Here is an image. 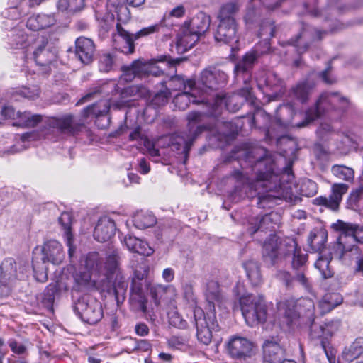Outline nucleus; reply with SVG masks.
I'll list each match as a JSON object with an SVG mask.
<instances>
[{
    "instance_id": "a18cd8bd",
    "label": "nucleus",
    "mask_w": 363,
    "mask_h": 363,
    "mask_svg": "<svg viewBox=\"0 0 363 363\" xmlns=\"http://www.w3.org/2000/svg\"><path fill=\"white\" fill-rule=\"evenodd\" d=\"M247 276L253 285H258L262 281L260 268L257 261L250 259L243 263Z\"/></svg>"
},
{
    "instance_id": "a878e982",
    "label": "nucleus",
    "mask_w": 363,
    "mask_h": 363,
    "mask_svg": "<svg viewBox=\"0 0 363 363\" xmlns=\"http://www.w3.org/2000/svg\"><path fill=\"white\" fill-rule=\"evenodd\" d=\"M116 228L114 220L108 216L101 217L94 231V238L100 242L108 241L114 235Z\"/></svg>"
},
{
    "instance_id": "423d86ee",
    "label": "nucleus",
    "mask_w": 363,
    "mask_h": 363,
    "mask_svg": "<svg viewBox=\"0 0 363 363\" xmlns=\"http://www.w3.org/2000/svg\"><path fill=\"white\" fill-rule=\"evenodd\" d=\"M334 226L340 233L333 246L331 255L338 259L359 258L361 251L357 242L363 244V225L339 220Z\"/></svg>"
},
{
    "instance_id": "bf43d9fd",
    "label": "nucleus",
    "mask_w": 363,
    "mask_h": 363,
    "mask_svg": "<svg viewBox=\"0 0 363 363\" xmlns=\"http://www.w3.org/2000/svg\"><path fill=\"white\" fill-rule=\"evenodd\" d=\"M330 259L329 257L320 256L315 263V268L319 270L324 279L330 278L333 275L330 268Z\"/></svg>"
},
{
    "instance_id": "0eeeda50",
    "label": "nucleus",
    "mask_w": 363,
    "mask_h": 363,
    "mask_svg": "<svg viewBox=\"0 0 363 363\" xmlns=\"http://www.w3.org/2000/svg\"><path fill=\"white\" fill-rule=\"evenodd\" d=\"M350 106V100L340 93L324 92L319 96L314 107H311L306 111L305 120L296 124V126L298 128L304 127L326 111H335L339 113H343L348 110Z\"/></svg>"
},
{
    "instance_id": "e2e57ef3",
    "label": "nucleus",
    "mask_w": 363,
    "mask_h": 363,
    "mask_svg": "<svg viewBox=\"0 0 363 363\" xmlns=\"http://www.w3.org/2000/svg\"><path fill=\"white\" fill-rule=\"evenodd\" d=\"M113 56L110 53H104L99 57V69L101 72H108L113 68Z\"/></svg>"
},
{
    "instance_id": "603ef678",
    "label": "nucleus",
    "mask_w": 363,
    "mask_h": 363,
    "mask_svg": "<svg viewBox=\"0 0 363 363\" xmlns=\"http://www.w3.org/2000/svg\"><path fill=\"white\" fill-rule=\"evenodd\" d=\"M308 259V255L303 253L300 247H298L296 242L293 245V258L291 262L292 268L295 270L303 269Z\"/></svg>"
},
{
    "instance_id": "f03ea898",
    "label": "nucleus",
    "mask_w": 363,
    "mask_h": 363,
    "mask_svg": "<svg viewBox=\"0 0 363 363\" xmlns=\"http://www.w3.org/2000/svg\"><path fill=\"white\" fill-rule=\"evenodd\" d=\"M118 259V252L113 251L107 257L103 266L97 252L89 253L85 259L87 271L79 272L74 276L79 290L94 286L102 291L113 294L118 301L120 296L123 299L128 284L119 272Z\"/></svg>"
},
{
    "instance_id": "79ce46f5",
    "label": "nucleus",
    "mask_w": 363,
    "mask_h": 363,
    "mask_svg": "<svg viewBox=\"0 0 363 363\" xmlns=\"http://www.w3.org/2000/svg\"><path fill=\"white\" fill-rule=\"evenodd\" d=\"M138 278V281H136L135 279H133L131 284V293L130 299L132 301H135L138 303L139 307L143 311H146V303L147 299L144 296L143 291V286L140 281L142 278Z\"/></svg>"
},
{
    "instance_id": "a19ab883",
    "label": "nucleus",
    "mask_w": 363,
    "mask_h": 363,
    "mask_svg": "<svg viewBox=\"0 0 363 363\" xmlns=\"http://www.w3.org/2000/svg\"><path fill=\"white\" fill-rule=\"evenodd\" d=\"M43 121V116L32 114L30 111L18 113V121L13 123V125L23 128H33Z\"/></svg>"
},
{
    "instance_id": "c85d7f7f",
    "label": "nucleus",
    "mask_w": 363,
    "mask_h": 363,
    "mask_svg": "<svg viewBox=\"0 0 363 363\" xmlns=\"http://www.w3.org/2000/svg\"><path fill=\"white\" fill-rule=\"evenodd\" d=\"M148 63L141 60H134L130 65L121 67V79L131 82L135 77L143 78L147 75Z\"/></svg>"
},
{
    "instance_id": "aec40b11",
    "label": "nucleus",
    "mask_w": 363,
    "mask_h": 363,
    "mask_svg": "<svg viewBox=\"0 0 363 363\" xmlns=\"http://www.w3.org/2000/svg\"><path fill=\"white\" fill-rule=\"evenodd\" d=\"M42 258L44 262L60 264L65 258L62 245L57 240H51L45 242L42 247Z\"/></svg>"
},
{
    "instance_id": "774afa93",
    "label": "nucleus",
    "mask_w": 363,
    "mask_h": 363,
    "mask_svg": "<svg viewBox=\"0 0 363 363\" xmlns=\"http://www.w3.org/2000/svg\"><path fill=\"white\" fill-rule=\"evenodd\" d=\"M264 82L272 89L280 90L282 88L283 82L274 73H268Z\"/></svg>"
},
{
    "instance_id": "2f4dec72",
    "label": "nucleus",
    "mask_w": 363,
    "mask_h": 363,
    "mask_svg": "<svg viewBox=\"0 0 363 363\" xmlns=\"http://www.w3.org/2000/svg\"><path fill=\"white\" fill-rule=\"evenodd\" d=\"M263 353L264 363H281L284 359L285 351L276 342L264 343Z\"/></svg>"
},
{
    "instance_id": "2eb2a0df",
    "label": "nucleus",
    "mask_w": 363,
    "mask_h": 363,
    "mask_svg": "<svg viewBox=\"0 0 363 363\" xmlns=\"http://www.w3.org/2000/svg\"><path fill=\"white\" fill-rule=\"evenodd\" d=\"M264 44L266 48L264 50L259 51L258 50V46H256L253 50L247 53L242 57V59L236 64L235 67L234 72L235 73L236 77L241 78L243 82L246 84L251 79L250 72L252 69L255 62L260 55L267 52V51L269 50L268 43L264 42Z\"/></svg>"
},
{
    "instance_id": "a211bd4d",
    "label": "nucleus",
    "mask_w": 363,
    "mask_h": 363,
    "mask_svg": "<svg viewBox=\"0 0 363 363\" xmlns=\"http://www.w3.org/2000/svg\"><path fill=\"white\" fill-rule=\"evenodd\" d=\"M326 33V30L320 31L308 25H303L301 31L295 39H291L289 43L294 46L299 54H302L308 50L310 43L315 40V35L318 39L320 40L322 33L325 34Z\"/></svg>"
},
{
    "instance_id": "412c9836",
    "label": "nucleus",
    "mask_w": 363,
    "mask_h": 363,
    "mask_svg": "<svg viewBox=\"0 0 363 363\" xmlns=\"http://www.w3.org/2000/svg\"><path fill=\"white\" fill-rule=\"evenodd\" d=\"M263 262L267 267L279 265L283 259L280 251V247L277 243L276 237L270 238L265 241L263 245L262 250Z\"/></svg>"
},
{
    "instance_id": "13d9d810",
    "label": "nucleus",
    "mask_w": 363,
    "mask_h": 363,
    "mask_svg": "<svg viewBox=\"0 0 363 363\" xmlns=\"http://www.w3.org/2000/svg\"><path fill=\"white\" fill-rule=\"evenodd\" d=\"M167 315L171 325L182 330L187 328V321L182 318L177 308L170 309L167 313Z\"/></svg>"
},
{
    "instance_id": "c9c22d12",
    "label": "nucleus",
    "mask_w": 363,
    "mask_h": 363,
    "mask_svg": "<svg viewBox=\"0 0 363 363\" xmlns=\"http://www.w3.org/2000/svg\"><path fill=\"white\" fill-rule=\"evenodd\" d=\"M363 354V337H357L351 344L344 347L341 357L343 360L351 362Z\"/></svg>"
},
{
    "instance_id": "0e129e2a",
    "label": "nucleus",
    "mask_w": 363,
    "mask_h": 363,
    "mask_svg": "<svg viewBox=\"0 0 363 363\" xmlns=\"http://www.w3.org/2000/svg\"><path fill=\"white\" fill-rule=\"evenodd\" d=\"M129 140L130 141H136L140 146H150V140L144 133H142L141 128L140 126L136 127L130 133Z\"/></svg>"
},
{
    "instance_id": "69168bd1",
    "label": "nucleus",
    "mask_w": 363,
    "mask_h": 363,
    "mask_svg": "<svg viewBox=\"0 0 363 363\" xmlns=\"http://www.w3.org/2000/svg\"><path fill=\"white\" fill-rule=\"evenodd\" d=\"M301 193L303 196L311 197L314 196L318 191V186L315 182L311 179H306L303 182L301 187Z\"/></svg>"
},
{
    "instance_id": "9b49d317",
    "label": "nucleus",
    "mask_w": 363,
    "mask_h": 363,
    "mask_svg": "<svg viewBox=\"0 0 363 363\" xmlns=\"http://www.w3.org/2000/svg\"><path fill=\"white\" fill-rule=\"evenodd\" d=\"M74 311L84 322L89 324H95L103 317L101 303L90 296L79 299L74 305Z\"/></svg>"
},
{
    "instance_id": "5701e85b",
    "label": "nucleus",
    "mask_w": 363,
    "mask_h": 363,
    "mask_svg": "<svg viewBox=\"0 0 363 363\" xmlns=\"http://www.w3.org/2000/svg\"><path fill=\"white\" fill-rule=\"evenodd\" d=\"M348 188V185L345 184H334L332 186V194L330 197H317L315 199L314 203L324 206L335 211L338 208L340 203L342 201V196L346 194Z\"/></svg>"
},
{
    "instance_id": "c03bdc74",
    "label": "nucleus",
    "mask_w": 363,
    "mask_h": 363,
    "mask_svg": "<svg viewBox=\"0 0 363 363\" xmlns=\"http://www.w3.org/2000/svg\"><path fill=\"white\" fill-rule=\"evenodd\" d=\"M327 233L323 230L311 231L308 238V243L311 249L314 252H318L323 249L327 241Z\"/></svg>"
},
{
    "instance_id": "4d7b16f0",
    "label": "nucleus",
    "mask_w": 363,
    "mask_h": 363,
    "mask_svg": "<svg viewBox=\"0 0 363 363\" xmlns=\"http://www.w3.org/2000/svg\"><path fill=\"white\" fill-rule=\"evenodd\" d=\"M182 295L184 300L189 304L194 306V308L197 304V298L194 293V284L192 281H184L182 284Z\"/></svg>"
},
{
    "instance_id": "f257e3e1",
    "label": "nucleus",
    "mask_w": 363,
    "mask_h": 363,
    "mask_svg": "<svg viewBox=\"0 0 363 363\" xmlns=\"http://www.w3.org/2000/svg\"><path fill=\"white\" fill-rule=\"evenodd\" d=\"M216 97L213 101L208 99L205 101L206 111H192L187 115L188 133L182 137L184 143L183 152L187 155L195 140L206 130L215 131L220 135H226L222 130V127L228 126V122H221L216 118L221 114L225 108L230 112L238 111L245 101L254 102V96L252 89L246 85L238 92L228 95L216 94Z\"/></svg>"
},
{
    "instance_id": "6e6d98bb",
    "label": "nucleus",
    "mask_w": 363,
    "mask_h": 363,
    "mask_svg": "<svg viewBox=\"0 0 363 363\" xmlns=\"http://www.w3.org/2000/svg\"><path fill=\"white\" fill-rule=\"evenodd\" d=\"M261 4V0H251L244 16V21L247 25L255 22L261 15V8H255L257 5Z\"/></svg>"
},
{
    "instance_id": "393cba45",
    "label": "nucleus",
    "mask_w": 363,
    "mask_h": 363,
    "mask_svg": "<svg viewBox=\"0 0 363 363\" xmlns=\"http://www.w3.org/2000/svg\"><path fill=\"white\" fill-rule=\"evenodd\" d=\"M314 74L315 72H311L307 79L299 82L292 87L289 92V96L296 99L301 104L306 103L310 94L315 86V83L312 79V77Z\"/></svg>"
},
{
    "instance_id": "49530a36",
    "label": "nucleus",
    "mask_w": 363,
    "mask_h": 363,
    "mask_svg": "<svg viewBox=\"0 0 363 363\" xmlns=\"http://www.w3.org/2000/svg\"><path fill=\"white\" fill-rule=\"evenodd\" d=\"M112 101L113 99L101 100L91 106H89L84 108V114L86 116L92 115L96 117L106 115L109 111Z\"/></svg>"
},
{
    "instance_id": "39448f33",
    "label": "nucleus",
    "mask_w": 363,
    "mask_h": 363,
    "mask_svg": "<svg viewBox=\"0 0 363 363\" xmlns=\"http://www.w3.org/2000/svg\"><path fill=\"white\" fill-rule=\"evenodd\" d=\"M79 123H77L71 114H66L61 117H52L44 122L40 130H35L23 133L21 136V142L14 145L11 153H16L27 148L24 144L26 142L48 139L57 140L60 134L72 135L79 130Z\"/></svg>"
},
{
    "instance_id": "8fccbe9b",
    "label": "nucleus",
    "mask_w": 363,
    "mask_h": 363,
    "mask_svg": "<svg viewBox=\"0 0 363 363\" xmlns=\"http://www.w3.org/2000/svg\"><path fill=\"white\" fill-rule=\"evenodd\" d=\"M85 0H59L57 9L62 12L74 13L82 11L85 6Z\"/></svg>"
},
{
    "instance_id": "de8ad7c7",
    "label": "nucleus",
    "mask_w": 363,
    "mask_h": 363,
    "mask_svg": "<svg viewBox=\"0 0 363 363\" xmlns=\"http://www.w3.org/2000/svg\"><path fill=\"white\" fill-rule=\"evenodd\" d=\"M169 86L167 89L172 94V91H184L187 89L191 90L194 86V82L191 80H184L181 76L172 77L169 81Z\"/></svg>"
},
{
    "instance_id": "f3484780",
    "label": "nucleus",
    "mask_w": 363,
    "mask_h": 363,
    "mask_svg": "<svg viewBox=\"0 0 363 363\" xmlns=\"http://www.w3.org/2000/svg\"><path fill=\"white\" fill-rule=\"evenodd\" d=\"M254 345L247 338L234 337L228 342V352L230 355L238 361L245 360L252 356Z\"/></svg>"
},
{
    "instance_id": "4be33fe9",
    "label": "nucleus",
    "mask_w": 363,
    "mask_h": 363,
    "mask_svg": "<svg viewBox=\"0 0 363 363\" xmlns=\"http://www.w3.org/2000/svg\"><path fill=\"white\" fill-rule=\"evenodd\" d=\"M95 52V44L91 38L82 36L75 40V54L83 64H90L94 60Z\"/></svg>"
},
{
    "instance_id": "f704fd0d",
    "label": "nucleus",
    "mask_w": 363,
    "mask_h": 363,
    "mask_svg": "<svg viewBox=\"0 0 363 363\" xmlns=\"http://www.w3.org/2000/svg\"><path fill=\"white\" fill-rule=\"evenodd\" d=\"M124 242L127 248L131 252L145 256H150L154 252L153 249L149 246L147 242L135 237L126 235L124 238Z\"/></svg>"
},
{
    "instance_id": "e433bc0d",
    "label": "nucleus",
    "mask_w": 363,
    "mask_h": 363,
    "mask_svg": "<svg viewBox=\"0 0 363 363\" xmlns=\"http://www.w3.org/2000/svg\"><path fill=\"white\" fill-rule=\"evenodd\" d=\"M210 23V17L203 13H200L194 16L189 22H185L184 25L196 33V35L199 38L200 35L205 33L208 30Z\"/></svg>"
},
{
    "instance_id": "cd10ccee",
    "label": "nucleus",
    "mask_w": 363,
    "mask_h": 363,
    "mask_svg": "<svg viewBox=\"0 0 363 363\" xmlns=\"http://www.w3.org/2000/svg\"><path fill=\"white\" fill-rule=\"evenodd\" d=\"M57 21V16L54 13H40L30 16L27 20L26 27L29 30L38 31L55 25Z\"/></svg>"
},
{
    "instance_id": "f8f14e48",
    "label": "nucleus",
    "mask_w": 363,
    "mask_h": 363,
    "mask_svg": "<svg viewBox=\"0 0 363 363\" xmlns=\"http://www.w3.org/2000/svg\"><path fill=\"white\" fill-rule=\"evenodd\" d=\"M23 272L18 271V265L13 258L4 259L0 264V296H7L11 291L13 282L21 278Z\"/></svg>"
},
{
    "instance_id": "6e6552de",
    "label": "nucleus",
    "mask_w": 363,
    "mask_h": 363,
    "mask_svg": "<svg viewBox=\"0 0 363 363\" xmlns=\"http://www.w3.org/2000/svg\"><path fill=\"white\" fill-rule=\"evenodd\" d=\"M239 301L242 314L249 326L266 322L268 311L263 296L247 294L242 296Z\"/></svg>"
},
{
    "instance_id": "4468645a",
    "label": "nucleus",
    "mask_w": 363,
    "mask_h": 363,
    "mask_svg": "<svg viewBox=\"0 0 363 363\" xmlns=\"http://www.w3.org/2000/svg\"><path fill=\"white\" fill-rule=\"evenodd\" d=\"M33 49V58L36 65L45 67L44 72H48L50 65L56 60L55 49L44 38L36 40Z\"/></svg>"
},
{
    "instance_id": "dca6fc26",
    "label": "nucleus",
    "mask_w": 363,
    "mask_h": 363,
    "mask_svg": "<svg viewBox=\"0 0 363 363\" xmlns=\"http://www.w3.org/2000/svg\"><path fill=\"white\" fill-rule=\"evenodd\" d=\"M303 306L307 308L306 315L311 317L313 314L314 304L312 300L306 298L301 299L298 301V304H295L293 301H286L285 303H280L279 310L281 312L284 310V317L286 318L287 325H291L294 320L299 318L302 313L301 306Z\"/></svg>"
},
{
    "instance_id": "58836bf2",
    "label": "nucleus",
    "mask_w": 363,
    "mask_h": 363,
    "mask_svg": "<svg viewBox=\"0 0 363 363\" xmlns=\"http://www.w3.org/2000/svg\"><path fill=\"white\" fill-rule=\"evenodd\" d=\"M343 298L339 293H328L319 301L318 307L322 313H326L340 305Z\"/></svg>"
},
{
    "instance_id": "ea45409f",
    "label": "nucleus",
    "mask_w": 363,
    "mask_h": 363,
    "mask_svg": "<svg viewBox=\"0 0 363 363\" xmlns=\"http://www.w3.org/2000/svg\"><path fill=\"white\" fill-rule=\"evenodd\" d=\"M59 223L64 229V234L68 246V254L72 257L74 252V247H73V235L71 232V215L67 212L62 213L59 218Z\"/></svg>"
},
{
    "instance_id": "bb28decb",
    "label": "nucleus",
    "mask_w": 363,
    "mask_h": 363,
    "mask_svg": "<svg viewBox=\"0 0 363 363\" xmlns=\"http://www.w3.org/2000/svg\"><path fill=\"white\" fill-rule=\"evenodd\" d=\"M237 31L238 23L218 21L214 38L217 42L231 44L238 41Z\"/></svg>"
},
{
    "instance_id": "9d476101",
    "label": "nucleus",
    "mask_w": 363,
    "mask_h": 363,
    "mask_svg": "<svg viewBox=\"0 0 363 363\" xmlns=\"http://www.w3.org/2000/svg\"><path fill=\"white\" fill-rule=\"evenodd\" d=\"M161 28L160 24H155L145 27L135 33L130 34L125 30L120 23L116 25V30L120 39L115 38V44L117 49L125 54H131L135 50L134 41L141 38L148 36L159 32Z\"/></svg>"
},
{
    "instance_id": "09e8293b",
    "label": "nucleus",
    "mask_w": 363,
    "mask_h": 363,
    "mask_svg": "<svg viewBox=\"0 0 363 363\" xmlns=\"http://www.w3.org/2000/svg\"><path fill=\"white\" fill-rule=\"evenodd\" d=\"M134 225L138 229L152 227L157 222L154 215L149 213H137L133 220Z\"/></svg>"
},
{
    "instance_id": "680f3d73",
    "label": "nucleus",
    "mask_w": 363,
    "mask_h": 363,
    "mask_svg": "<svg viewBox=\"0 0 363 363\" xmlns=\"http://www.w3.org/2000/svg\"><path fill=\"white\" fill-rule=\"evenodd\" d=\"M165 84V82H162V86H164L165 89L156 93L152 99V104L155 106L159 107L164 106L167 103L168 99L170 97L171 93L167 89V86L164 85Z\"/></svg>"
},
{
    "instance_id": "37998d69",
    "label": "nucleus",
    "mask_w": 363,
    "mask_h": 363,
    "mask_svg": "<svg viewBox=\"0 0 363 363\" xmlns=\"http://www.w3.org/2000/svg\"><path fill=\"white\" fill-rule=\"evenodd\" d=\"M177 295V289L173 285L156 284L150 288V294L154 299L155 303L159 305L162 300H165L166 294Z\"/></svg>"
},
{
    "instance_id": "6ab92c4d",
    "label": "nucleus",
    "mask_w": 363,
    "mask_h": 363,
    "mask_svg": "<svg viewBox=\"0 0 363 363\" xmlns=\"http://www.w3.org/2000/svg\"><path fill=\"white\" fill-rule=\"evenodd\" d=\"M91 1L96 21L101 23V28L108 30L114 21V16L112 13V8L114 6L110 4L108 0H91Z\"/></svg>"
},
{
    "instance_id": "3c124183",
    "label": "nucleus",
    "mask_w": 363,
    "mask_h": 363,
    "mask_svg": "<svg viewBox=\"0 0 363 363\" xmlns=\"http://www.w3.org/2000/svg\"><path fill=\"white\" fill-rule=\"evenodd\" d=\"M59 292V287L57 283L50 284L45 289L42 295V303L48 310L52 309L55 295Z\"/></svg>"
},
{
    "instance_id": "052dcab7",
    "label": "nucleus",
    "mask_w": 363,
    "mask_h": 363,
    "mask_svg": "<svg viewBox=\"0 0 363 363\" xmlns=\"http://www.w3.org/2000/svg\"><path fill=\"white\" fill-rule=\"evenodd\" d=\"M46 262L43 261L38 262L35 259L33 260V268L34 272V277L39 282H45L48 280L47 267Z\"/></svg>"
},
{
    "instance_id": "ddd939ff",
    "label": "nucleus",
    "mask_w": 363,
    "mask_h": 363,
    "mask_svg": "<svg viewBox=\"0 0 363 363\" xmlns=\"http://www.w3.org/2000/svg\"><path fill=\"white\" fill-rule=\"evenodd\" d=\"M112 104L117 108L126 106L131 100L147 96L148 90L143 86L131 85L120 88L116 84H112Z\"/></svg>"
},
{
    "instance_id": "7c9ffc66",
    "label": "nucleus",
    "mask_w": 363,
    "mask_h": 363,
    "mask_svg": "<svg viewBox=\"0 0 363 363\" xmlns=\"http://www.w3.org/2000/svg\"><path fill=\"white\" fill-rule=\"evenodd\" d=\"M201 96L199 91L193 86L191 90L187 89L177 94L174 98L173 101L179 109L185 110L189 107L191 102L203 104L201 101L202 97Z\"/></svg>"
},
{
    "instance_id": "7ed1b4c3",
    "label": "nucleus",
    "mask_w": 363,
    "mask_h": 363,
    "mask_svg": "<svg viewBox=\"0 0 363 363\" xmlns=\"http://www.w3.org/2000/svg\"><path fill=\"white\" fill-rule=\"evenodd\" d=\"M204 295L211 308L210 311L205 313L203 310L198 306L194 308V323L196 328V336L201 342L208 345L212 340V333L219 330L215 305L222 303L223 295L217 281L211 279L206 283Z\"/></svg>"
},
{
    "instance_id": "338daca9",
    "label": "nucleus",
    "mask_w": 363,
    "mask_h": 363,
    "mask_svg": "<svg viewBox=\"0 0 363 363\" xmlns=\"http://www.w3.org/2000/svg\"><path fill=\"white\" fill-rule=\"evenodd\" d=\"M274 277L281 281L286 287H291L294 284V277L288 271L279 269L276 272Z\"/></svg>"
},
{
    "instance_id": "b1692460",
    "label": "nucleus",
    "mask_w": 363,
    "mask_h": 363,
    "mask_svg": "<svg viewBox=\"0 0 363 363\" xmlns=\"http://www.w3.org/2000/svg\"><path fill=\"white\" fill-rule=\"evenodd\" d=\"M341 323L338 320L325 323L323 325L313 323L311 327L310 336L311 339L330 341L332 336L337 332Z\"/></svg>"
},
{
    "instance_id": "72a5a7b5",
    "label": "nucleus",
    "mask_w": 363,
    "mask_h": 363,
    "mask_svg": "<svg viewBox=\"0 0 363 363\" xmlns=\"http://www.w3.org/2000/svg\"><path fill=\"white\" fill-rule=\"evenodd\" d=\"M240 8V5L236 1H229L223 4L218 13V21L227 23H238L236 17Z\"/></svg>"
},
{
    "instance_id": "473e14b6",
    "label": "nucleus",
    "mask_w": 363,
    "mask_h": 363,
    "mask_svg": "<svg viewBox=\"0 0 363 363\" xmlns=\"http://www.w3.org/2000/svg\"><path fill=\"white\" fill-rule=\"evenodd\" d=\"M29 43V38L23 29L14 28L7 35V44L11 49H24Z\"/></svg>"
},
{
    "instance_id": "20e7f679",
    "label": "nucleus",
    "mask_w": 363,
    "mask_h": 363,
    "mask_svg": "<svg viewBox=\"0 0 363 363\" xmlns=\"http://www.w3.org/2000/svg\"><path fill=\"white\" fill-rule=\"evenodd\" d=\"M256 152L257 150H252L244 153L245 162L250 166L252 173L245 169L243 172H235L234 177L243 183H249L256 191L260 186L271 191L273 187H277V183L280 180L275 173V164L269 157L255 159Z\"/></svg>"
},
{
    "instance_id": "c756f323",
    "label": "nucleus",
    "mask_w": 363,
    "mask_h": 363,
    "mask_svg": "<svg viewBox=\"0 0 363 363\" xmlns=\"http://www.w3.org/2000/svg\"><path fill=\"white\" fill-rule=\"evenodd\" d=\"M196 33L184 24L181 31L177 36L176 48L179 53H184L191 49L199 40Z\"/></svg>"
},
{
    "instance_id": "5fc2aeb1",
    "label": "nucleus",
    "mask_w": 363,
    "mask_h": 363,
    "mask_svg": "<svg viewBox=\"0 0 363 363\" xmlns=\"http://www.w3.org/2000/svg\"><path fill=\"white\" fill-rule=\"evenodd\" d=\"M40 89L38 86H23L18 90L15 91L13 97L15 100H18V96L28 99H35L40 96Z\"/></svg>"
},
{
    "instance_id": "1a4fd4ad",
    "label": "nucleus",
    "mask_w": 363,
    "mask_h": 363,
    "mask_svg": "<svg viewBox=\"0 0 363 363\" xmlns=\"http://www.w3.org/2000/svg\"><path fill=\"white\" fill-rule=\"evenodd\" d=\"M228 79V74L216 67L209 66L201 72L200 75L201 86L199 87V91L204 105L206 99H208L211 102L216 99V94H219L217 91L225 86Z\"/></svg>"
},
{
    "instance_id": "864d4df0",
    "label": "nucleus",
    "mask_w": 363,
    "mask_h": 363,
    "mask_svg": "<svg viewBox=\"0 0 363 363\" xmlns=\"http://www.w3.org/2000/svg\"><path fill=\"white\" fill-rule=\"evenodd\" d=\"M331 172L337 178L346 182H352L354 177V172L353 169L345 165H333L332 167Z\"/></svg>"
},
{
    "instance_id": "4c0bfd02",
    "label": "nucleus",
    "mask_w": 363,
    "mask_h": 363,
    "mask_svg": "<svg viewBox=\"0 0 363 363\" xmlns=\"http://www.w3.org/2000/svg\"><path fill=\"white\" fill-rule=\"evenodd\" d=\"M272 214H265L262 216L250 217L245 223L247 231L250 235H253L259 229L268 228L267 225L272 221Z\"/></svg>"
}]
</instances>
